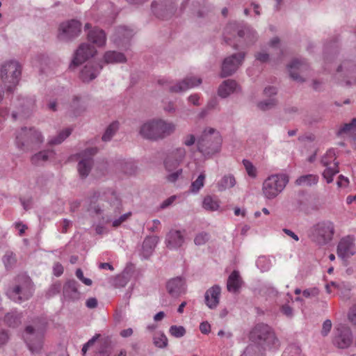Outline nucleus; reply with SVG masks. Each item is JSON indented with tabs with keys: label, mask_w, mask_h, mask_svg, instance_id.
<instances>
[{
	"label": "nucleus",
	"mask_w": 356,
	"mask_h": 356,
	"mask_svg": "<svg viewBox=\"0 0 356 356\" xmlns=\"http://www.w3.org/2000/svg\"><path fill=\"white\" fill-rule=\"evenodd\" d=\"M244 57V54L238 53L226 58L222 65L221 76H229L234 73L242 64Z\"/></svg>",
	"instance_id": "nucleus-15"
},
{
	"label": "nucleus",
	"mask_w": 356,
	"mask_h": 356,
	"mask_svg": "<svg viewBox=\"0 0 356 356\" xmlns=\"http://www.w3.org/2000/svg\"><path fill=\"white\" fill-rule=\"evenodd\" d=\"M221 289L218 285L209 288L205 293L204 300L207 306L210 309H215L219 304Z\"/></svg>",
	"instance_id": "nucleus-20"
},
{
	"label": "nucleus",
	"mask_w": 356,
	"mask_h": 356,
	"mask_svg": "<svg viewBox=\"0 0 356 356\" xmlns=\"http://www.w3.org/2000/svg\"><path fill=\"white\" fill-rule=\"evenodd\" d=\"M276 104V101L274 99H270L258 104V107L263 111L268 110L273 108Z\"/></svg>",
	"instance_id": "nucleus-46"
},
{
	"label": "nucleus",
	"mask_w": 356,
	"mask_h": 356,
	"mask_svg": "<svg viewBox=\"0 0 356 356\" xmlns=\"http://www.w3.org/2000/svg\"><path fill=\"white\" fill-rule=\"evenodd\" d=\"M72 130L69 128H67L60 132L57 137L51 139L49 141V143L51 145H58L60 144L65 138H67L71 134Z\"/></svg>",
	"instance_id": "nucleus-38"
},
{
	"label": "nucleus",
	"mask_w": 356,
	"mask_h": 356,
	"mask_svg": "<svg viewBox=\"0 0 356 356\" xmlns=\"http://www.w3.org/2000/svg\"><path fill=\"white\" fill-rule=\"evenodd\" d=\"M3 261L6 268H12L16 263V257L11 252H7L3 258Z\"/></svg>",
	"instance_id": "nucleus-42"
},
{
	"label": "nucleus",
	"mask_w": 356,
	"mask_h": 356,
	"mask_svg": "<svg viewBox=\"0 0 356 356\" xmlns=\"http://www.w3.org/2000/svg\"><path fill=\"white\" fill-rule=\"evenodd\" d=\"M158 83L160 85L165 86L171 92H182L200 85L202 83V79L200 78L187 77L175 86H172L171 83L165 79H159Z\"/></svg>",
	"instance_id": "nucleus-10"
},
{
	"label": "nucleus",
	"mask_w": 356,
	"mask_h": 356,
	"mask_svg": "<svg viewBox=\"0 0 356 356\" xmlns=\"http://www.w3.org/2000/svg\"><path fill=\"white\" fill-rule=\"evenodd\" d=\"M209 239V235L207 232H200L196 234L194 238V243L197 245L205 244Z\"/></svg>",
	"instance_id": "nucleus-43"
},
{
	"label": "nucleus",
	"mask_w": 356,
	"mask_h": 356,
	"mask_svg": "<svg viewBox=\"0 0 356 356\" xmlns=\"http://www.w3.org/2000/svg\"><path fill=\"white\" fill-rule=\"evenodd\" d=\"M195 142V137L193 134H188L185 136L184 139V144L186 146H191Z\"/></svg>",
	"instance_id": "nucleus-54"
},
{
	"label": "nucleus",
	"mask_w": 356,
	"mask_h": 356,
	"mask_svg": "<svg viewBox=\"0 0 356 356\" xmlns=\"http://www.w3.org/2000/svg\"><path fill=\"white\" fill-rule=\"evenodd\" d=\"M339 135L349 134L356 139V119H353L350 123L344 124L338 131Z\"/></svg>",
	"instance_id": "nucleus-33"
},
{
	"label": "nucleus",
	"mask_w": 356,
	"mask_h": 356,
	"mask_svg": "<svg viewBox=\"0 0 356 356\" xmlns=\"http://www.w3.org/2000/svg\"><path fill=\"white\" fill-rule=\"evenodd\" d=\"M200 330L202 334H207L211 331V326L208 322H203L200 325Z\"/></svg>",
	"instance_id": "nucleus-55"
},
{
	"label": "nucleus",
	"mask_w": 356,
	"mask_h": 356,
	"mask_svg": "<svg viewBox=\"0 0 356 356\" xmlns=\"http://www.w3.org/2000/svg\"><path fill=\"white\" fill-rule=\"evenodd\" d=\"M8 340V332L4 330H0V346L6 344Z\"/></svg>",
	"instance_id": "nucleus-56"
},
{
	"label": "nucleus",
	"mask_w": 356,
	"mask_h": 356,
	"mask_svg": "<svg viewBox=\"0 0 356 356\" xmlns=\"http://www.w3.org/2000/svg\"><path fill=\"white\" fill-rule=\"evenodd\" d=\"M242 280L238 271L234 270L228 277L227 288L229 292L235 293L241 287Z\"/></svg>",
	"instance_id": "nucleus-27"
},
{
	"label": "nucleus",
	"mask_w": 356,
	"mask_h": 356,
	"mask_svg": "<svg viewBox=\"0 0 356 356\" xmlns=\"http://www.w3.org/2000/svg\"><path fill=\"white\" fill-rule=\"evenodd\" d=\"M204 173H201L198 177L191 184V191L193 193H196L199 191V190L204 186V179H205Z\"/></svg>",
	"instance_id": "nucleus-40"
},
{
	"label": "nucleus",
	"mask_w": 356,
	"mask_h": 356,
	"mask_svg": "<svg viewBox=\"0 0 356 356\" xmlns=\"http://www.w3.org/2000/svg\"><path fill=\"white\" fill-rule=\"evenodd\" d=\"M81 31V24L76 19L62 23L59 28V38L61 40L71 39L77 37Z\"/></svg>",
	"instance_id": "nucleus-14"
},
{
	"label": "nucleus",
	"mask_w": 356,
	"mask_h": 356,
	"mask_svg": "<svg viewBox=\"0 0 356 356\" xmlns=\"http://www.w3.org/2000/svg\"><path fill=\"white\" fill-rule=\"evenodd\" d=\"M175 199H176L175 195H172V196L168 197V199H166L165 200H164L163 202V203L161 205V207L162 209L168 207V206L171 205L173 203V202L175 200Z\"/></svg>",
	"instance_id": "nucleus-60"
},
{
	"label": "nucleus",
	"mask_w": 356,
	"mask_h": 356,
	"mask_svg": "<svg viewBox=\"0 0 356 356\" xmlns=\"http://www.w3.org/2000/svg\"><path fill=\"white\" fill-rule=\"evenodd\" d=\"M104 63H124L127 59L125 56L120 52L115 51H108L104 55Z\"/></svg>",
	"instance_id": "nucleus-28"
},
{
	"label": "nucleus",
	"mask_w": 356,
	"mask_h": 356,
	"mask_svg": "<svg viewBox=\"0 0 356 356\" xmlns=\"http://www.w3.org/2000/svg\"><path fill=\"white\" fill-rule=\"evenodd\" d=\"M19 280H20V284L7 291L8 297L17 302L28 300L31 296L33 290L32 284L29 277L23 275L19 277Z\"/></svg>",
	"instance_id": "nucleus-6"
},
{
	"label": "nucleus",
	"mask_w": 356,
	"mask_h": 356,
	"mask_svg": "<svg viewBox=\"0 0 356 356\" xmlns=\"http://www.w3.org/2000/svg\"><path fill=\"white\" fill-rule=\"evenodd\" d=\"M102 69L100 63H88L80 73V78L83 82H89L96 78L99 71Z\"/></svg>",
	"instance_id": "nucleus-19"
},
{
	"label": "nucleus",
	"mask_w": 356,
	"mask_h": 356,
	"mask_svg": "<svg viewBox=\"0 0 356 356\" xmlns=\"http://www.w3.org/2000/svg\"><path fill=\"white\" fill-rule=\"evenodd\" d=\"M348 319L354 325H356V305H353L349 310Z\"/></svg>",
	"instance_id": "nucleus-53"
},
{
	"label": "nucleus",
	"mask_w": 356,
	"mask_h": 356,
	"mask_svg": "<svg viewBox=\"0 0 356 356\" xmlns=\"http://www.w3.org/2000/svg\"><path fill=\"white\" fill-rule=\"evenodd\" d=\"M166 287L168 292L173 297H178L186 291L185 281L179 277L169 280Z\"/></svg>",
	"instance_id": "nucleus-21"
},
{
	"label": "nucleus",
	"mask_w": 356,
	"mask_h": 356,
	"mask_svg": "<svg viewBox=\"0 0 356 356\" xmlns=\"http://www.w3.org/2000/svg\"><path fill=\"white\" fill-rule=\"evenodd\" d=\"M63 273V266L59 263H56L54 266V274L56 276H60Z\"/></svg>",
	"instance_id": "nucleus-58"
},
{
	"label": "nucleus",
	"mask_w": 356,
	"mask_h": 356,
	"mask_svg": "<svg viewBox=\"0 0 356 356\" xmlns=\"http://www.w3.org/2000/svg\"><path fill=\"white\" fill-rule=\"evenodd\" d=\"M4 321L9 327H17L22 323V315L17 312L8 313L5 316Z\"/></svg>",
	"instance_id": "nucleus-32"
},
{
	"label": "nucleus",
	"mask_w": 356,
	"mask_h": 356,
	"mask_svg": "<svg viewBox=\"0 0 356 356\" xmlns=\"http://www.w3.org/2000/svg\"><path fill=\"white\" fill-rule=\"evenodd\" d=\"M291 77L298 81H304L299 74H303L304 71L307 69V64L298 59L293 60L289 65Z\"/></svg>",
	"instance_id": "nucleus-22"
},
{
	"label": "nucleus",
	"mask_w": 356,
	"mask_h": 356,
	"mask_svg": "<svg viewBox=\"0 0 356 356\" xmlns=\"http://www.w3.org/2000/svg\"><path fill=\"white\" fill-rule=\"evenodd\" d=\"M255 348L252 346H248L241 356H255Z\"/></svg>",
	"instance_id": "nucleus-59"
},
{
	"label": "nucleus",
	"mask_w": 356,
	"mask_h": 356,
	"mask_svg": "<svg viewBox=\"0 0 356 356\" xmlns=\"http://www.w3.org/2000/svg\"><path fill=\"white\" fill-rule=\"evenodd\" d=\"M188 101L190 103L193 104V105L198 106L200 105V96L197 94L191 95L188 97Z\"/></svg>",
	"instance_id": "nucleus-63"
},
{
	"label": "nucleus",
	"mask_w": 356,
	"mask_h": 356,
	"mask_svg": "<svg viewBox=\"0 0 356 356\" xmlns=\"http://www.w3.org/2000/svg\"><path fill=\"white\" fill-rule=\"evenodd\" d=\"M332 328V322L330 320L324 321L321 330V334L323 336H327Z\"/></svg>",
	"instance_id": "nucleus-50"
},
{
	"label": "nucleus",
	"mask_w": 356,
	"mask_h": 356,
	"mask_svg": "<svg viewBox=\"0 0 356 356\" xmlns=\"http://www.w3.org/2000/svg\"><path fill=\"white\" fill-rule=\"evenodd\" d=\"M101 197V200L102 199V197L101 196V193L99 191H95L93 192L92 195L90 197V209H93L96 213H99L100 211V209L99 207H96L95 206L92 207V204H95L99 198Z\"/></svg>",
	"instance_id": "nucleus-47"
},
{
	"label": "nucleus",
	"mask_w": 356,
	"mask_h": 356,
	"mask_svg": "<svg viewBox=\"0 0 356 356\" xmlns=\"http://www.w3.org/2000/svg\"><path fill=\"white\" fill-rule=\"evenodd\" d=\"M46 325L44 321H40L26 327L23 337L31 353H38L42 350Z\"/></svg>",
	"instance_id": "nucleus-2"
},
{
	"label": "nucleus",
	"mask_w": 356,
	"mask_h": 356,
	"mask_svg": "<svg viewBox=\"0 0 356 356\" xmlns=\"http://www.w3.org/2000/svg\"><path fill=\"white\" fill-rule=\"evenodd\" d=\"M152 10L156 17L167 19L175 12L174 0H154L152 4Z\"/></svg>",
	"instance_id": "nucleus-11"
},
{
	"label": "nucleus",
	"mask_w": 356,
	"mask_h": 356,
	"mask_svg": "<svg viewBox=\"0 0 356 356\" xmlns=\"http://www.w3.org/2000/svg\"><path fill=\"white\" fill-rule=\"evenodd\" d=\"M236 179L232 175H226L223 176L217 183V188L219 191H224L226 189L231 188L236 185Z\"/></svg>",
	"instance_id": "nucleus-29"
},
{
	"label": "nucleus",
	"mask_w": 356,
	"mask_h": 356,
	"mask_svg": "<svg viewBox=\"0 0 356 356\" xmlns=\"http://www.w3.org/2000/svg\"><path fill=\"white\" fill-rule=\"evenodd\" d=\"M21 72V66L17 61H8L2 65L1 77L8 92H12L14 90L19 83Z\"/></svg>",
	"instance_id": "nucleus-5"
},
{
	"label": "nucleus",
	"mask_w": 356,
	"mask_h": 356,
	"mask_svg": "<svg viewBox=\"0 0 356 356\" xmlns=\"http://www.w3.org/2000/svg\"><path fill=\"white\" fill-rule=\"evenodd\" d=\"M97 152L96 147L86 149L79 154L80 160L78 163V171L81 177L88 175L92 163V157Z\"/></svg>",
	"instance_id": "nucleus-13"
},
{
	"label": "nucleus",
	"mask_w": 356,
	"mask_h": 356,
	"mask_svg": "<svg viewBox=\"0 0 356 356\" xmlns=\"http://www.w3.org/2000/svg\"><path fill=\"white\" fill-rule=\"evenodd\" d=\"M318 181V177L315 175H307L300 177L296 179L297 185L312 186L316 184Z\"/></svg>",
	"instance_id": "nucleus-35"
},
{
	"label": "nucleus",
	"mask_w": 356,
	"mask_h": 356,
	"mask_svg": "<svg viewBox=\"0 0 356 356\" xmlns=\"http://www.w3.org/2000/svg\"><path fill=\"white\" fill-rule=\"evenodd\" d=\"M118 35L119 38L122 36L124 38L129 40L133 35V30L125 26H122L118 29Z\"/></svg>",
	"instance_id": "nucleus-45"
},
{
	"label": "nucleus",
	"mask_w": 356,
	"mask_h": 356,
	"mask_svg": "<svg viewBox=\"0 0 356 356\" xmlns=\"http://www.w3.org/2000/svg\"><path fill=\"white\" fill-rule=\"evenodd\" d=\"M281 310H282V312L287 316H291L293 314L292 308L287 305H283L282 307Z\"/></svg>",
	"instance_id": "nucleus-62"
},
{
	"label": "nucleus",
	"mask_w": 356,
	"mask_h": 356,
	"mask_svg": "<svg viewBox=\"0 0 356 356\" xmlns=\"http://www.w3.org/2000/svg\"><path fill=\"white\" fill-rule=\"evenodd\" d=\"M181 172L182 170L179 169L176 172L171 173L167 177L168 180L170 182H175L177 179L178 177L181 175Z\"/></svg>",
	"instance_id": "nucleus-57"
},
{
	"label": "nucleus",
	"mask_w": 356,
	"mask_h": 356,
	"mask_svg": "<svg viewBox=\"0 0 356 356\" xmlns=\"http://www.w3.org/2000/svg\"><path fill=\"white\" fill-rule=\"evenodd\" d=\"M343 69L346 70L348 76L350 78H356V64L352 61H345L340 66L338 67V72H343Z\"/></svg>",
	"instance_id": "nucleus-34"
},
{
	"label": "nucleus",
	"mask_w": 356,
	"mask_h": 356,
	"mask_svg": "<svg viewBox=\"0 0 356 356\" xmlns=\"http://www.w3.org/2000/svg\"><path fill=\"white\" fill-rule=\"evenodd\" d=\"M186 156V150L184 148L179 147L171 152L165 160L164 164L165 168H170V162L173 159L179 162H181Z\"/></svg>",
	"instance_id": "nucleus-30"
},
{
	"label": "nucleus",
	"mask_w": 356,
	"mask_h": 356,
	"mask_svg": "<svg viewBox=\"0 0 356 356\" xmlns=\"http://www.w3.org/2000/svg\"><path fill=\"white\" fill-rule=\"evenodd\" d=\"M334 234V225L330 222L318 223L314 229V238L319 244H325L332 240Z\"/></svg>",
	"instance_id": "nucleus-12"
},
{
	"label": "nucleus",
	"mask_w": 356,
	"mask_h": 356,
	"mask_svg": "<svg viewBox=\"0 0 356 356\" xmlns=\"http://www.w3.org/2000/svg\"><path fill=\"white\" fill-rule=\"evenodd\" d=\"M250 35H252V38H254V32H251L248 28H245L243 30H239L237 31V36L240 38H242L245 36L249 37Z\"/></svg>",
	"instance_id": "nucleus-51"
},
{
	"label": "nucleus",
	"mask_w": 356,
	"mask_h": 356,
	"mask_svg": "<svg viewBox=\"0 0 356 356\" xmlns=\"http://www.w3.org/2000/svg\"><path fill=\"white\" fill-rule=\"evenodd\" d=\"M86 304L88 308H95L97 306V300L95 298H90L88 300H87Z\"/></svg>",
	"instance_id": "nucleus-64"
},
{
	"label": "nucleus",
	"mask_w": 356,
	"mask_h": 356,
	"mask_svg": "<svg viewBox=\"0 0 356 356\" xmlns=\"http://www.w3.org/2000/svg\"><path fill=\"white\" fill-rule=\"evenodd\" d=\"M99 334H96L91 339H90L86 344H84V346L82 348V353L83 355L86 353L88 349L93 346V344L95 343L96 340L99 337Z\"/></svg>",
	"instance_id": "nucleus-49"
},
{
	"label": "nucleus",
	"mask_w": 356,
	"mask_h": 356,
	"mask_svg": "<svg viewBox=\"0 0 356 356\" xmlns=\"http://www.w3.org/2000/svg\"><path fill=\"white\" fill-rule=\"evenodd\" d=\"M42 142V136L40 132L33 129L22 128L16 136V145L20 149H28L33 143Z\"/></svg>",
	"instance_id": "nucleus-8"
},
{
	"label": "nucleus",
	"mask_w": 356,
	"mask_h": 356,
	"mask_svg": "<svg viewBox=\"0 0 356 356\" xmlns=\"http://www.w3.org/2000/svg\"><path fill=\"white\" fill-rule=\"evenodd\" d=\"M250 339L259 344L267 346H273L277 342L272 328L264 323L258 324L253 328L250 332Z\"/></svg>",
	"instance_id": "nucleus-7"
},
{
	"label": "nucleus",
	"mask_w": 356,
	"mask_h": 356,
	"mask_svg": "<svg viewBox=\"0 0 356 356\" xmlns=\"http://www.w3.org/2000/svg\"><path fill=\"white\" fill-rule=\"evenodd\" d=\"M237 83L232 79L225 81L218 88V95L222 97H226L237 89Z\"/></svg>",
	"instance_id": "nucleus-26"
},
{
	"label": "nucleus",
	"mask_w": 356,
	"mask_h": 356,
	"mask_svg": "<svg viewBox=\"0 0 356 356\" xmlns=\"http://www.w3.org/2000/svg\"><path fill=\"white\" fill-rule=\"evenodd\" d=\"M175 124L161 119H153L144 123L140 129V134L150 140L163 139L172 134Z\"/></svg>",
	"instance_id": "nucleus-1"
},
{
	"label": "nucleus",
	"mask_w": 356,
	"mask_h": 356,
	"mask_svg": "<svg viewBox=\"0 0 356 356\" xmlns=\"http://www.w3.org/2000/svg\"><path fill=\"white\" fill-rule=\"evenodd\" d=\"M88 39L98 47H103L106 44V37L104 31L95 28L88 33Z\"/></svg>",
	"instance_id": "nucleus-24"
},
{
	"label": "nucleus",
	"mask_w": 356,
	"mask_h": 356,
	"mask_svg": "<svg viewBox=\"0 0 356 356\" xmlns=\"http://www.w3.org/2000/svg\"><path fill=\"white\" fill-rule=\"evenodd\" d=\"M54 155L52 151H42L31 157V162L33 164L39 165H42L44 162L48 161Z\"/></svg>",
	"instance_id": "nucleus-31"
},
{
	"label": "nucleus",
	"mask_w": 356,
	"mask_h": 356,
	"mask_svg": "<svg viewBox=\"0 0 356 356\" xmlns=\"http://www.w3.org/2000/svg\"><path fill=\"white\" fill-rule=\"evenodd\" d=\"M222 138L213 128L206 129L197 140L198 150L204 156H211L220 150Z\"/></svg>",
	"instance_id": "nucleus-3"
},
{
	"label": "nucleus",
	"mask_w": 356,
	"mask_h": 356,
	"mask_svg": "<svg viewBox=\"0 0 356 356\" xmlns=\"http://www.w3.org/2000/svg\"><path fill=\"white\" fill-rule=\"evenodd\" d=\"M243 164L249 177L255 178L257 176V168L250 161L243 159Z\"/></svg>",
	"instance_id": "nucleus-41"
},
{
	"label": "nucleus",
	"mask_w": 356,
	"mask_h": 356,
	"mask_svg": "<svg viewBox=\"0 0 356 356\" xmlns=\"http://www.w3.org/2000/svg\"><path fill=\"white\" fill-rule=\"evenodd\" d=\"M289 183V177L285 174H275L268 176L263 182L264 196L272 200L281 193Z\"/></svg>",
	"instance_id": "nucleus-4"
},
{
	"label": "nucleus",
	"mask_w": 356,
	"mask_h": 356,
	"mask_svg": "<svg viewBox=\"0 0 356 356\" xmlns=\"http://www.w3.org/2000/svg\"><path fill=\"white\" fill-rule=\"evenodd\" d=\"M119 123L118 122H112L106 129L105 133L102 136V140L108 141L111 140L113 134L118 129Z\"/></svg>",
	"instance_id": "nucleus-37"
},
{
	"label": "nucleus",
	"mask_w": 356,
	"mask_h": 356,
	"mask_svg": "<svg viewBox=\"0 0 356 356\" xmlns=\"http://www.w3.org/2000/svg\"><path fill=\"white\" fill-rule=\"evenodd\" d=\"M167 246L170 248H177L184 243V238L180 231L171 230L166 236Z\"/></svg>",
	"instance_id": "nucleus-23"
},
{
	"label": "nucleus",
	"mask_w": 356,
	"mask_h": 356,
	"mask_svg": "<svg viewBox=\"0 0 356 356\" xmlns=\"http://www.w3.org/2000/svg\"><path fill=\"white\" fill-rule=\"evenodd\" d=\"M170 333L171 335L178 338L183 337L186 333V330L182 326L172 325L170 328Z\"/></svg>",
	"instance_id": "nucleus-44"
},
{
	"label": "nucleus",
	"mask_w": 356,
	"mask_h": 356,
	"mask_svg": "<svg viewBox=\"0 0 356 356\" xmlns=\"http://www.w3.org/2000/svg\"><path fill=\"white\" fill-rule=\"evenodd\" d=\"M97 50L94 47L87 43H82L74 54L72 65L77 66L95 56Z\"/></svg>",
	"instance_id": "nucleus-17"
},
{
	"label": "nucleus",
	"mask_w": 356,
	"mask_h": 356,
	"mask_svg": "<svg viewBox=\"0 0 356 356\" xmlns=\"http://www.w3.org/2000/svg\"><path fill=\"white\" fill-rule=\"evenodd\" d=\"M157 243V240L155 237H149L146 238L143 243V248L144 249L149 248V250H152Z\"/></svg>",
	"instance_id": "nucleus-48"
},
{
	"label": "nucleus",
	"mask_w": 356,
	"mask_h": 356,
	"mask_svg": "<svg viewBox=\"0 0 356 356\" xmlns=\"http://www.w3.org/2000/svg\"><path fill=\"white\" fill-rule=\"evenodd\" d=\"M203 207L209 211H216L219 207L218 201L211 196L204 197L202 203Z\"/></svg>",
	"instance_id": "nucleus-36"
},
{
	"label": "nucleus",
	"mask_w": 356,
	"mask_h": 356,
	"mask_svg": "<svg viewBox=\"0 0 356 356\" xmlns=\"http://www.w3.org/2000/svg\"><path fill=\"white\" fill-rule=\"evenodd\" d=\"M322 165L325 169L322 173L323 177L327 184L333 181V177L339 173L338 163L336 162V155L333 149H329L321 159Z\"/></svg>",
	"instance_id": "nucleus-9"
},
{
	"label": "nucleus",
	"mask_w": 356,
	"mask_h": 356,
	"mask_svg": "<svg viewBox=\"0 0 356 356\" xmlns=\"http://www.w3.org/2000/svg\"><path fill=\"white\" fill-rule=\"evenodd\" d=\"M334 344L339 348H346L353 343V334L350 329L345 325H339L336 328Z\"/></svg>",
	"instance_id": "nucleus-16"
},
{
	"label": "nucleus",
	"mask_w": 356,
	"mask_h": 356,
	"mask_svg": "<svg viewBox=\"0 0 356 356\" xmlns=\"http://www.w3.org/2000/svg\"><path fill=\"white\" fill-rule=\"evenodd\" d=\"M318 291L316 289H306L303 291L302 294L305 298H309L311 296H316L318 295Z\"/></svg>",
	"instance_id": "nucleus-61"
},
{
	"label": "nucleus",
	"mask_w": 356,
	"mask_h": 356,
	"mask_svg": "<svg viewBox=\"0 0 356 356\" xmlns=\"http://www.w3.org/2000/svg\"><path fill=\"white\" fill-rule=\"evenodd\" d=\"M78 284L74 280L68 281L64 286L63 294L66 298L76 300L79 298L80 293L77 288Z\"/></svg>",
	"instance_id": "nucleus-25"
},
{
	"label": "nucleus",
	"mask_w": 356,
	"mask_h": 356,
	"mask_svg": "<svg viewBox=\"0 0 356 356\" xmlns=\"http://www.w3.org/2000/svg\"><path fill=\"white\" fill-rule=\"evenodd\" d=\"M154 344L158 348H165L168 345V339L163 333H157L154 337Z\"/></svg>",
	"instance_id": "nucleus-39"
},
{
	"label": "nucleus",
	"mask_w": 356,
	"mask_h": 356,
	"mask_svg": "<svg viewBox=\"0 0 356 356\" xmlns=\"http://www.w3.org/2000/svg\"><path fill=\"white\" fill-rule=\"evenodd\" d=\"M337 184L339 188H346L349 184V180L347 177L341 175L338 177Z\"/></svg>",
	"instance_id": "nucleus-52"
},
{
	"label": "nucleus",
	"mask_w": 356,
	"mask_h": 356,
	"mask_svg": "<svg viewBox=\"0 0 356 356\" xmlns=\"http://www.w3.org/2000/svg\"><path fill=\"white\" fill-rule=\"evenodd\" d=\"M355 239L350 236H347L341 239L337 246V254L343 259L348 258L356 252Z\"/></svg>",
	"instance_id": "nucleus-18"
}]
</instances>
